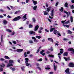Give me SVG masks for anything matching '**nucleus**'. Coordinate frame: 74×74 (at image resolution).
Listing matches in <instances>:
<instances>
[{
  "mask_svg": "<svg viewBox=\"0 0 74 74\" xmlns=\"http://www.w3.org/2000/svg\"><path fill=\"white\" fill-rule=\"evenodd\" d=\"M13 62H14V61L12 60H9V63L7 65V67H9L10 66H13V64H12V63H13Z\"/></svg>",
  "mask_w": 74,
  "mask_h": 74,
  "instance_id": "obj_1",
  "label": "nucleus"
},
{
  "mask_svg": "<svg viewBox=\"0 0 74 74\" xmlns=\"http://www.w3.org/2000/svg\"><path fill=\"white\" fill-rule=\"evenodd\" d=\"M21 18V16H18L14 18L12 21H17L18 20H19Z\"/></svg>",
  "mask_w": 74,
  "mask_h": 74,
  "instance_id": "obj_2",
  "label": "nucleus"
},
{
  "mask_svg": "<svg viewBox=\"0 0 74 74\" xmlns=\"http://www.w3.org/2000/svg\"><path fill=\"white\" fill-rule=\"evenodd\" d=\"M70 71V69L69 68H67L65 70V72L66 74H71L70 72H69Z\"/></svg>",
  "mask_w": 74,
  "mask_h": 74,
  "instance_id": "obj_3",
  "label": "nucleus"
},
{
  "mask_svg": "<svg viewBox=\"0 0 74 74\" xmlns=\"http://www.w3.org/2000/svg\"><path fill=\"white\" fill-rule=\"evenodd\" d=\"M68 66L70 67H74V64L72 62H70L68 65Z\"/></svg>",
  "mask_w": 74,
  "mask_h": 74,
  "instance_id": "obj_4",
  "label": "nucleus"
},
{
  "mask_svg": "<svg viewBox=\"0 0 74 74\" xmlns=\"http://www.w3.org/2000/svg\"><path fill=\"white\" fill-rule=\"evenodd\" d=\"M48 41H50V42H53V39L51 38H48Z\"/></svg>",
  "mask_w": 74,
  "mask_h": 74,
  "instance_id": "obj_5",
  "label": "nucleus"
},
{
  "mask_svg": "<svg viewBox=\"0 0 74 74\" xmlns=\"http://www.w3.org/2000/svg\"><path fill=\"white\" fill-rule=\"evenodd\" d=\"M45 69L46 70H49L50 69V66L49 65H46L45 68Z\"/></svg>",
  "mask_w": 74,
  "mask_h": 74,
  "instance_id": "obj_6",
  "label": "nucleus"
},
{
  "mask_svg": "<svg viewBox=\"0 0 74 74\" xmlns=\"http://www.w3.org/2000/svg\"><path fill=\"white\" fill-rule=\"evenodd\" d=\"M38 28H39V26H38V25H37L34 28V31H37V30H38Z\"/></svg>",
  "mask_w": 74,
  "mask_h": 74,
  "instance_id": "obj_7",
  "label": "nucleus"
},
{
  "mask_svg": "<svg viewBox=\"0 0 74 74\" xmlns=\"http://www.w3.org/2000/svg\"><path fill=\"white\" fill-rule=\"evenodd\" d=\"M23 51V49H17L16 50V51L18 52H22Z\"/></svg>",
  "mask_w": 74,
  "mask_h": 74,
  "instance_id": "obj_8",
  "label": "nucleus"
},
{
  "mask_svg": "<svg viewBox=\"0 0 74 74\" xmlns=\"http://www.w3.org/2000/svg\"><path fill=\"white\" fill-rule=\"evenodd\" d=\"M74 50V49L73 48H70L68 49V51H72L73 52Z\"/></svg>",
  "mask_w": 74,
  "mask_h": 74,
  "instance_id": "obj_9",
  "label": "nucleus"
},
{
  "mask_svg": "<svg viewBox=\"0 0 74 74\" xmlns=\"http://www.w3.org/2000/svg\"><path fill=\"white\" fill-rule=\"evenodd\" d=\"M53 66H54V70L55 71H56V69L57 68V66H56L55 65V63H54Z\"/></svg>",
  "mask_w": 74,
  "mask_h": 74,
  "instance_id": "obj_10",
  "label": "nucleus"
},
{
  "mask_svg": "<svg viewBox=\"0 0 74 74\" xmlns=\"http://www.w3.org/2000/svg\"><path fill=\"white\" fill-rule=\"evenodd\" d=\"M51 7H49L48 8H47V12H49L50 10H51Z\"/></svg>",
  "mask_w": 74,
  "mask_h": 74,
  "instance_id": "obj_11",
  "label": "nucleus"
},
{
  "mask_svg": "<svg viewBox=\"0 0 74 74\" xmlns=\"http://www.w3.org/2000/svg\"><path fill=\"white\" fill-rule=\"evenodd\" d=\"M29 33L31 34H33L34 35H35L36 34V33L34 32H33L32 31H31L29 32Z\"/></svg>",
  "mask_w": 74,
  "mask_h": 74,
  "instance_id": "obj_12",
  "label": "nucleus"
},
{
  "mask_svg": "<svg viewBox=\"0 0 74 74\" xmlns=\"http://www.w3.org/2000/svg\"><path fill=\"white\" fill-rule=\"evenodd\" d=\"M54 11V9H53L51 11V16L53 17V11Z\"/></svg>",
  "mask_w": 74,
  "mask_h": 74,
  "instance_id": "obj_13",
  "label": "nucleus"
},
{
  "mask_svg": "<svg viewBox=\"0 0 74 74\" xmlns=\"http://www.w3.org/2000/svg\"><path fill=\"white\" fill-rule=\"evenodd\" d=\"M58 33V31L57 30H55L53 32V33L54 34H55L56 35L57 34V33Z\"/></svg>",
  "mask_w": 74,
  "mask_h": 74,
  "instance_id": "obj_14",
  "label": "nucleus"
},
{
  "mask_svg": "<svg viewBox=\"0 0 74 74\" xmlns=\"http://www.w3.org/2000/svg\"><path fill=\"white\" fill-rule=\"evenodd\" d=\"M55 30V28H52L50 29V32H52L53 31Z\"/></svg>",
  "mask_w": 74,
  "mask_h": 74,
  "instance_id": "obj_15",
  "label": "nucleus"
},
{
  "mask_svg": "<svg viewBox=\"0 0 74 74\" xmlns=\"http://www.w3.org/2000/svg\"><path fill=\"white\" fill-rule=\"evenodd\" d=\"M34 5H36V4H37V2L36 1L32 0V1Z\"/></svg>",
  "mask_w": 74,
  "mask_h": 74,
  "instance_id": "obj_16",
  "label": "nucleus"
},
{
  "mask_svg": "<svg viewBox=\"0 0 74 74\" xmlns=\"http://www.w3.org/2000/svg\"><path fill=\"white\" fill-rule=\"evenodd\" d=\"M73 33V32H71L70 30H68L67 31V34H72Z\"/></svg>",
  "mask_w": 74,
  "mask_h": 74,
  "instance_id": "obj_17",
  "label": "nucleus"
},
{
  "mask_svg": "<svg viewBox=\"0 0 74 74\" xmlns=\"http://www.w3.org/2000/svg\"><path fill=\"white\" fill-rule=\"evenodd\" d=\"M64 56H67L68 55V53L67 52H64L63 54Z\"/></svg>",
  "mask_w": 74,
  "mask_h": 74,
  "instance_id": "obj_18",
  "label": "nucleus"
},
{
  "mask_svg": "<svg viewBox=\"0 0 74 74\" xmlns=\"http://www.w3.org/2000/svg\"><path fill=\"white\" fill-rule=\"evenodd\" d=\"M3 22L4 25H6L7 23V21L5 20H3Z\"/></svg>",
  "mask_w": 74,
  "mask_h": 74,
  "instance_id": "obj_19",
  "label": "nucleus"
},
{
  "mask_svg": "<svg viewBox=\"0 0 74 74\" xmlns=\"http://www.w3.org/2000/svg\"><path fill=\"white\" fill-rule=\"evenodd\" d=\"M64 7H66V8H68V3H65L64 5Z\"/></svg>",
  "mask_w": 74,
  "mask_h": 74,
  "instance_id": "obj_20",
  "label": "nucleus"
},
{
  "mask_svg": "<svg viewBox=\"0 0 74 74\" xmlns=\"http://www.w3.org/2000/svg\"><path fill=\"white\" fill-rule=\"evenodd\" d=\"M10 69L12 70V71H15L16 69L14 68L10 67Z\"/></svg>",
  "mask_w": 74,
  "mask_h": 74,
  "instance_id": "obj_21",
  "label": "nucleus"
},
{
  "mask_svg": "<svg viewBox=\"0 0 74 74\" xmlns=\"http://www.w3.org/2000/svg\"><path fill=\"white\" fill-rule=\"evenodd\" d=\"M60 53L62 54L63 53V49H60Z\"/></svg>",
  "mask_w": 74,
  "mask_h": 74,
  "instance_id": "obj_22",
  "label": "nucleus"
},
{
  "mask_svg": "<svg viewBox=\"0 0 74 74\" xmlns=\"http://www.w3.org/2000/svg\"><path fill=\"white\" fill-rule=\"evenodd\" d=\"M37 5H35L34 6L33 9L34 10H36L37 9Z\"/></svg>",
  "mask_w": 74,
  "mask_h": 74,
  "instance_id": "obj_23",
  "label": "nucleus"
},
{
  "mask_svg": "<svg viewBox=\"0 0 74 74\" xmlns=\"http://www.w3.org/2000/svg\"><path fill=\"white\" fill-rule=\"evenodd\" d=\"M7 32H9V33H11L12 32V31L11 30L9 29H6Z\"/></svg>",
  "mask_w": 74,
  "mask_h": 74,
  "instance_id": "obj_24",
  "label": "nucleus"
},
{
  "mask_svg": "<svg viewBox=\"0 0 74 74\" xmlns=\"http://www.w3.org/2000/svg\"><path fill=\"white\" fill-rule=\"evenodd\" d=\"M32 20L33 22H34H34H36V20L35 19V18H34V17H33L32 18Z\"/></svg>",
  "mask_w": 74,
  "mask_h": 74,
  "instance_id": "obj_25",
  "label": "nucleus"
},
{
  "mask_svg": "<svg viewBox=\"0 0 74 74\" xmlns=\"http://www.w3.org/2000/svg\"><path fill=\"white\" fill-rule=\"evenodd\" d=\"M5 59H10V58L8 57V56H5Z\"/></svg>",
  "mask_w": 74,
  "mask_h": 74,
  "instance_id": "obj_26",
  "label": "nucleus"
},
{
  "mask_svg": "<svg viewBox=\"0 0 74 74\" xmlns=\"http://www.w3.org/2000/svg\"><path fill=\"white\" fill-rule=\"evenodd\" d=\"M36 37L37 38H38V39H40L41 38V37L40 36H36Z\"/></svg>",
  "mask_w": 74,
  "mask_h": 74,
  "instance_id": "obj_27",
  "label": "nucleus"
},
{
  "mask_svg": "<svg viewBox=\"0 0 74 74\" xmlns=\"http://www.w3.org/2000/svg\"><path fill=\"white\" fill-rule=\"evenodd\" d=\"M29 28H32L33 27V25L32 24H29Z\"/></svg>",
  "mask_w": 74,
  "mask_h": 74,
  "instance_id": "obj_28",
  "label": "nucleus"
},
{
  "mask_svg": "<svg viewBox=\"0 0 74 74\" xmlns=\"http://www.w3.org/2000/svg\"><path fill=\"white\" fill-rule=\"evenodd\" d=\"M44 12H45L44 13V14L45 15H46L48 14V12H47L46 11H45Z\"/></svg>",
  "mask_w": 74,
  "mask_h": 74,
  "instance_id": "obj_29",
  "label": "nucleus"
},
{
  "mask_svg": "<svg viewBox=\"0 0 74 74\" xmlns=\"http://www.w3.org/2000/svg\"><path fill=\"white\" fill-rule=\"evenodd\" d=\"M26 15H27V14H25L22 18V19L26 18Z\"/></svg>",
  "mask_w": 74,
  "mask_h": 74,
  "instance_id": "obj_30",
  "label": "nucleus"
},
{
  "mask_svg": "<svg viewBox=\"0 0 74 74\" xmlns=\"http://www.w3.org/2000/svg\"><path fill=\"white\" fill-rule=\"evenodd\" d=\"M0 66H1V67H4V66H5V65L4 64L2 63V65H1Z\"/></svg>",
  "mask_w": 74,
  "mask_h": 74,
  "instance_id": "obj_31",
  "label": "nucleus"
},
{
  "mask_svg": "<svg viewBox=\"0 0 74 74\" xmlns=\"http://www.w3.org/2000/svg\"><path fill=\"white\" fill-rule=\"evenodd\" d=\"M21 67V69L22 71H24V68H25V66H22Z\"/></svg>",
  "mask_w": 74,
  "mask_h": 74,
  "instance_id": "obj_32",
  "label": "nucleus"
},
{
  "mask_svg": "<svg viewBox=\"0 0 74 74\" xmlns=\"http://www.w3.org/2000/svg\"><path fill=\"white\" fill-rule=\"evenodd\" d=\"M29 42L30 44H32L33 43V42L32 40H29Z\"/></svg>",
  "mask_w": 74,
  "mask_h": 74,
  "instance_id": "obj_33",
  "label": "nucleus"
},
{
  "mask_svg": "<svg viewBox=\"0 0 74 74\" xmlns=\"http://www.w3.org/2000/svg\"><path fill=\"white\" fill-rule=\"evenodd\" d=\"M3 35H1V42H3Z\"/></svg>",
  "mask_w": 74,
  "mask_h": 74,
  "instance_id": "obj_34",
  "label": "nucleus"
},
{
  "mask_svg": "<svg viewBox=\"0 0 74 74\" xmlns=\"http://www.w3.org/2000/svg\"><path fill=\"white\" fill-rule=\"evenodd\" d=\"M45 51V50H42V51H41L40 52V54L42 53H43V52H44Z\"/></svg>",
  "mask_w": 74,
  "mask_h": 74,
  "instance_id": "obj_35",
  "label": "nucleus"
},
{
  "mask_svg": "<svg viewBox=\"0 0 74 74\" xmlns=\"http://www.w3.org/2000/svg\"><path fill=\"white\" fill-rule=\"evenodd\" d=\"M49 56V57H52V58H54V56L51 55V56H50V55H48Z\"/></svg>",
  "mask_w": 74,
  "mask_h": 74,
  "instance_id": "obj_36",
  "label": "nucleus"
},
{
  "mask_svg": "<svg viewBox=\"0 0 74 74\" xmlns=\"http://www.w3.org/2000/svg\"><path fill=\"white\" fill-rule=\"evenodd\" d=\"M70 23V21L69 20L67 21L65 23V24H68Z\"/></svg>",
  "mask_w": 74,
  "mask_h": 74,
  "instance_id": "obj_37",
  "label": "nucleus"
},
{
  "mask_svg": "<svg viewBox=\"0 0 74 74\" xmlns=\"http://www.w3.org/2000/svg\"><path fill=\"white\" fill-rule=\"evenodd\" d=\"M25 57H26L27 56V54H26V52H25L24 53Z\"/></svg>",
  "mask_w": 74,
  "mask_h": 74,
  "instance_id": "obj_38",
  "label": "nucleus"
},
{
  "mask_svg": "<svg viewBox=\"0 0 74 74\" xmlns=\"http://www.w3.org/2000/svg\"><path fill=\"white\" fill-rule=\"evenodd\" d=\"M3 71V68L1 67L0 68V72L1 71Z\"/></svg>",
  "mask_w": 74,
  "mask_h": 74,
  "instance_id": "obj_39",
  "label": "nucleus"
},
{
  "mask_svg": "<svg viewBox=\"0 0 74 74\" xmlns=\"http://www.w3.org/2000/svg\"><path fill=\"white\" fill-rule=\"evenodd\" d=\"M42 60V59L40 58L39 60H38L37 61H39V62H41Z\"/></svg>",
  "mask_w": 74,
  "mask_h": 74,
  "instance_id": "obj_40",
  "label": "nucleus"
},
{
  "mask_svg": "<svg viewBox=\"0 0 74 74\" xmlns=\"http://www.w3.org/2000/svg\"><path fill=\"white\" fill-rule=\"evenodd\" d=\"M0 61H4V60H5V59L3 58H1L0 59Z\"/></svg>",
  "mask_w": 74,
  "mask_h": 74,
  "instance_id": "obj_41",
  "label": "nucleus"
},
{
  "mask_svg": "<svg viewBox=\"0 0 74 74\" xmlns=\"http://www.w3.org/2000/svg\"><path fill=\"white\" fill-rule=\"evenodd\" d=\"M58 4H59V2H57L56 3V7H57Z\"/></svg>",
  "mask_w": 74,
  "mask_h": 74,
  "instance_id": "obj_42",
  "label": "nucleus"
},
{
  "mask_svg": "<svg viewBox=\"0 0 74 74\" xmlns=\"http://www.w3.org/2000/svg\"><path fill=\"white\" fill-rule=\"evenodd\" d=\"M71 9H73V8H74V5H72L71 6Z\"/></svg>",
  "mask_w": 74,
  "mask_h": 74,
  "instance_id": "obj_43",
  "label": "nucleus"
},
{
  "mask_svg": "<svg viewBox=\"0 0 74 74\" xmlns=\"http://www.w3.org/2000/svg\"><path fill=\"white\" fill-rule=\"evenodd\" d=\"M65 26H66V27H67V28H69V27H70V25H66Z\"/></svg>",
  "mask_w": 74,
  "mask_h": 74,
  "instance_id": "obj_44",
  "label": "nucleus"
},
{
  "mask_svg": "<svg viewBox=\"0 0 74 74\" xmlns=\"http://www.w3.org/2000/svg\"><path fill=\"white\" fill-rule=\"evenodd\" d=\"M61 12H63V10H64V9H63V8L62 7L61 8Z\"/></svg>",
  "mask_w": 74,
  "mask_h": 74,
  "instance_id": "obj_45",
  "label": "nucleus"
},
{
  "mask_svg": "<svg viewBox=\"0 0 74 74\" xmlns=\"http://www.w3.org/2000/svg\"><path fill=\"white\" fill-rule=\"evenodd\" d=\"M38 33H42V31L40 29L38 32Z\"/></svg>",
  "mask_w": 74,
  "mask_h": 74,
  "instance_id": "obj_46",
  "label": "nucleus"
},
{
  "mask_svg": "<svg viewBox=\"0 0 74 74\" xmlns=\"http://www.w3.org/2000/svg\"><path fill=\"white\" fill-rule=\"evenodd\" d=\"M36 68H37V69H38L39 70H41V68H40V67L38 66Z\"/></svg>",
  "mask_w": 74,
  "mask_h": 74,
  "instance_id": "obj_47",
  "label": "nucleus"
},
{
  "mask_svg": "<svg viewBox=\"0 0 74 74\" xmlns=\"http://www.w3.org/2000/svg\"><path fill=\"white\" fill-rule=\"evenodd\" d=\"M26 66H29V65H30V64H29L28 63H26Z\"/></svg>",
  "mask_w": 74,
  "mask_h": 74,
  "instance_id": "obj_48",
  "label": "nucleus"
},
{
  "mask_svg": "<svg viewBox=\"0 0 74 74\" xmlns=\"http://www.w3.org/2000/svg\"><path fill=\"white\" fill-rule=\"evenodd\" d=\"M30 51H28L27 52V55H29V54H30Z\"/></svg>",
  "mask_w": 74,
  "mask_h": 74,
  "instance_id": "obj_49",
  "label": "nucleus"
},
{
  "mask_svg": "<svg viewBox=\"0 0 74 74\" xmlns=\"http://www.w3.org/2000/svg\"><path fill=\"white\" fill-rule=\"evenodd\" d=\"M32 38L33 39V40H36V38L34 37L33 36L32 37Z\"/></svg>",
  "mask_w": 74,
  "mask_h": 74,
  "instance_id": "obj_50",
  "label": "nucleus"
},
{
  "mask_svg": "<svg viewBox=\"0 0 74 74\" xmlns=\"http://www.w3.org/2000/svg\"><path fill=\"white\" fill-rule=\"evenodd\" d=\"M0 11L1 12H4V10L1 9L0 10Z\"/></svg>",
  "mask_w": 74,
  "mask_h": 74,
  "instance_id": "obj_51",
  "label": "nucleus"
},
{
  "mask_svg": "<svg viewBox=\"0 0 74 74\" xmlns=\"http://www.w3.org/2000/svg\"><path fill=\"white\" fill-rule=\"evenodd\" d=\"M41 55H42L43 56H45V53H42V54H41Z\"/></svg>",
  "mask_w": 74,
  "mask_h": 74,
  "instance_id": "obj_52",
  "label": "nucleus"
},
{
  "mask_svg": "<svg viewBox=\"0 0 74 74\" xmlns=\"http://www.w3.org/2000/svg\"><path fill=\"white\" fill-rule=\"evenodd\" d=\"M46 7H48V3H46L45 4Z\"/></svg>",
  "mask_w": 74,
  "mask_h": 74,
  "instance_id": "obj_53",
  "label": "nucleus"
},
{
  "mask_svg": "<svg viewBox=\"0 0 74 74\" xmlns=\"http://www.w3.org/2000/svg\"><path fill=\"white\" fill-rule=\"evenodd\" d=\"M40 52V49H38V50L36 52V53H38V52Z\"/></svg>",
  "mask_w": 74,
  "mask_h": 74,
  "instance_id": "obj_54",
  "label": "nucleus"
},
{
  "mask_svg": "<svg viewBox=\"0 0 74 74\" xmlns=\"http://www.w3.org/2000/svg\"><path fill=\"white\" fill-rule=\"evenodd\" d=\"M34 42H38V40H36H36H34Z\"/></svg>",
  "mask_w": 74,
  "mask_h": 74,
  "instance_id": "obj_55",
  "label": "nucleus"
},
{
  "mask_svg": "<svg viewBox=\"0 0 74 74\" xmlns=\"http://www.w3.org/2000/svg\"><path fill=\"white\" fill-rule=\"evenodd\" d=\"M36 65L37 66V67H38L39 66H40V64H39L38 63H36Z\"/></svg>",
  "mask_w": 74,
  "mask_h": 74,
  "instance_id": "obj_56",
  "label": "nucleus"
},
{
  "mask_svg": "<svg viewBox=\"0 0 74 74\" xmlns=\"http://www.w3.org/2000/svg\"><path fill=\"white\" fill-rule=\"evenodd\" d=\"M7 8L9 10H11V9L8 6H7Z\"/></svg>",
  "mask_w": 74,
  "mask_h": 74,
  "instance_id": "obj_57",
  "label": "nucleus"
},
{
  "mask_svg": "<svg viewBox=\"0 0 74 74\" xmlns=\"http://www.w3.org/2000/svg\"><path fill=\"white\" fill-rule=\"evenodd\" d=\"M64 59L66 61H67V58L66 57H64Z\"/></svg>",
  "mask_w": 74,
  "mask_h": 74,
  "instance_id": "obj_58",
  "label": "nucleus"
},
{
  "mask_svg": "<svg viewBox=\"0 0 74 74\" xmlns=\"http://www.w3.org/2000/svg\"><path fill=\"white\" fill-rule=\"evenodd\" d=\"M70 60V58L69 57H68V58H67V61H69Z\"/></svg>",
  "mask_w": 74,
  "mask_h": 74,
  "instance_id": "obj_59",
  "label": "nucleus"
},
{
  "mask_svg": "<svg viewBox=\"0 0 74 74\" xmlns=\"http://www.w3.org/2000/svg\"><path fill=\"white\" fill-rule=\"evenodd\" d=\"M57 34L59 36H61V34H60V33H58Z\"/></svg>",
  "mask_w": 74,
  "mask_h": 74,
  "instance_id": "obj_60",
  "label": "nucleus"
},
{
  "mask_svg": "<svg viewBox=\"0 0 74 74\" xmlns=\"http://www.w3.org/2000/svg\"><path fill=\"white\" fill-rule=\"evenodd\" d=\"M50 51H53V49L52 47L50 48Z\"/></svg>",
  "mask_w": 74,
  "mask_h": 74,
  "instance_id": "obj_61",
  "label": "nucleus"
},
{
  "mask_svg": "<svg viewBox=\"0 0 74 74\" xmlns=\"http://www.w3.org/2000/svg\"><path fill=\"white\" fill-rule=\"evenodd\" d=\"M45 32H49V30H47V29H45Z\"/></svg>",
  "mask_w": 74,
  "mask_h": 74,
  "instance_id": "obj_62",
  "label": "nucleus"
},
{
  "mask_svg": "<svg viewBox=\"0 0 74 74\" xmlns=\"http://www.w3.org/2000/svg\"><path fill=\"white\" fill-rule=\"evenodd\" d=\"M50 53V52L49 51H47L46 52V53L47 54H49V53Z\"/></svg>",
  "mask_w": 74,
  "mask_h": 74,
  "instance_id": "obj_63",
  "label": "nucleus"
},
{
  "mask_svg": "<svg viewBox=\"0 0 74 74\" xmlns=\"http://www.w3.org/2000/svg\"><path fill=\"white\" fill-rule=\"evenodd\" d=\"M71 3H74V0H71Z\"/></svg>",
  "mask_w": 74,
  "mask_h": 74,
  "instance_id": "obj_64",
  "label": "nucleus"
}]
</instances>
